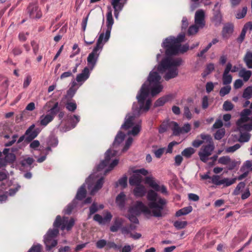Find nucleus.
<instances>
[{
	"label": "nucleus",
	"instance_id": "obj_49",
	"mask_svg": "<svg viewBox=\"0 0 252 252\" xmlns=\"http://www.w3.org/2000/svg\"><path fill=\"white\" fill-rule=\"evenodd\" d=\"M245 186H246V184L244 182H240L237 185V186L235 188V189L234 190L233 194L234 195L239 194L240 193V190L241 189H244L245 188Z\"/></svg>",
	"mask_w": 252,
	"mask_h": 252
},
{
	"label": "nucleus",
	"instance_id": "obj_47",
	"mask_svg": "<svg viewBox=\"0 0 252 252\" xmlns=\"http://www.w3.org/2000/svg\"><path fill=\"white\" fill-rule=\"evenodd\" d=\"M4 158L7 163H13L16 159L15 155L12 153L4 156Z\"/></svg>",
	"mask_w": 252,
	"mask_h": 252
},
{
	"label": "nucleus",
	"instance_id": "obj_5",
	"mask_svg": "<svg viewBox=\"0 0 252 252\" xmlns=\"http://www.w3.org/2000/svg\"><path fill=\"white\" fill-rule=\"evenodd\" d=\"M200 136L202 139L206 140L208 142V144L202 146L198 152L200 159L202 162L206 163L209 159V157L212 155L215 149V146L212 138L210 135L202 133Z\"/></svg>",
	"mask_w": 252,
	"mask_h": 252
},
{
	"label": "nucleus",
	"instance_id": "obj_56",
	"mask_svg": "<svg viewBox=\"0 0 252 252\" xmlns=\"http://www.w3.org/2000/svg\"><path fill=\"white\" fill-rule=\"evenodd\" d=\"M107 247L108 249H113L115 250H120L121 246L116 244L113 242H108Z\"/></svg>",
	"mask_w": 252,
	"mask_h": 252
},
{
	"label": "nucleus",
	"instance_id": "obj_44",
	"mask_svg": "<svg viewBox=\"0 0 252 252\" xmlns=\"http://www.w3.org/2000/svg\"><path fill=\"white\" fill-rule=\"evenodd\" d=\"M188 223L187 221H175L174 222V226L177 229H181L184 228H185Z\"/></svg>",
	"mask_w": 252,
	"mask_h": 252
},
{
	"label": "nucleus",
	"instance_id": "obj_13",
	"mask_svg": "<svg viewBox=\"0 0 252 252\" xmlns=\"http://www.w3.org/2000/svg\"><path fill=\"white\" fill-rule=\"evenodd\" d=\"M231 68V63H227L222 75V82L224 85H229L232 82V77L229 74Z\"/></svg>",
	"mask_w": 252,
	"mask_h": 252
},
{
	"label": "nucleus",
	"instance_id": "obj_51",
	"mask_svg": "<svg viewBox=\"0 0 252 252\" xmlns=\"http://www.w3.org/2000/svg\"><path fill=\"white\" fill-rule=\"evenodd\" d=\"M75 200L73 201L71 203L69 204L64 210V213L67 215H69L71 213L73 209L75 207L74 205Z\"/></svg>",
	"mask_w": 252,
	"mask_h": 252
},
{
	"label": "nucleus",
	"instance_id": "obj_11",
	"mask_svg": "<svg viewBox=\"0 0 252 252\" xmlns=\"http://www.w3.org/2000/svg\"><path fill=\"white\" fill-rule=\"evenodd\" d=\"M127 0H125L126 1ZM111 4L114 10V16L116 19L119 18L120 12L123 10L126 2L121 0H110Z\"/></svg>",
	"mask_w": 252,
	"mask_h": 252
},
{
	"label": "nucleus",
	"instance_id": "obj_8",
	"mask_svg": "<svg viewBox=\"0 0 252 252\" xmlns=\"http://www.w3.org/2000/svg\"><path fill=\"white\" fill-rule=\"evenodd\" d=\"M108 12L106 14V27L107 29L104 33L103 41L106 43L109 39L112 26L114 24V20L112 16V11L110 6L107 7Z\"/></svg>",
	"mask_w": 252,
	"mask_h": 252
},
{
	"label": "nucleus",
	"instance_id": "obj_60",
	"mask_svg": "<svg viewBox=\"0 0 252 252\" xmlns=\"http://www.w3.org/2000/svg\"><path fill=\"white\" fill-rule=\"evenodd\" d=\"M133 142V139L131 137H128V139L126 140L125 145L123 149V152L126 151L131 146L132 143Z\"/></svg>",
	"mask_w": 252,
	"mask_h": 252
},
{
	"label": "nucleus",
	"instance_id": "obj_30",
	"mask_svg": "<svg viewBox=\"0 0 252 252\" xmlns=\"http://www.w3.org/2000/svg\"><path fill=\"white\" fill-rule=\"evenodd\" d=\"M240 132L250 131L252 130V127L250 124L243 123L240 125H237Z\"/></svg>",
	"mask_w": 252,
	"mask_h": 252
},
{
	"label": "nucleus",
	"instance_id": "obj_41",
	"mask_svg": "<svg viewBox=\"0 0 252 252\" xmlns=\"http://www.w3.org/2000/svg\"><path fill=\"white\" fill-rule=\"evenodd\" d=\"M231 86L229 85H226L222 87L220 91V95L221 96H224L226 94H229L231 91Z\"/></svg>",
	"mask_w": 252,
	"mask_h": 252
},
{
	"label": "nucleus",
	"instance_id": "obj_15",
	"mask_svg": "<svg viewBox=\"0 0 252 252\" xmlns=\"http://www.w3.org/2000/svg\"><path fill=\"white\" fill-rule=\"evenodd\" d=\"M112 151L108 149L105 153V159L101 161V162L97 165V170L100 171L104 167H105L109 163L111 158L114 157L116 155L115 153L111 154Z\"/></svg>",
	"mask_w": 252,
	"mask_h": 252
},
{
	"label": "nucleus",
	"instance_id": "obj_27",
	"mask_svg": "<svg viewBox=\"0 0 252 252\" xmlns=\"http://www.w3.org/2000/svg\"><path fill=\"white\" fill-rule=\"evenodd\" d=\"M125 137V134L121 131H119L115 137V140L113 143L114 147L118 146L122 143Z\"/></svg>",
	"mask_w": 252,
	"mask_h": 252
},
{
	"label": "nucleus",
	"instance_id": "obj_37",
	"mask_svg": "<svg viewBox=\"0 0 252 252\" xmlns=\"http://www.w3.org/2000/svg\"><path fill=\"white\" fill-rule=\"evenodd\" d=\"M199 29L200 28H199L198 25L194 24L189 28L187 34L188 35H194L198 32Z\"/></svg>",
	"mask_w": 252,
	"mask_h": 252
},
{
	"label": "nucleus",
	"instance_id": "obj_21",
	"mask_svg": "<svg viewBox=\"0 0 252 252\" xmlns=\"http://www.w3.org/2000/svg\"><path fill=\"white\" fill-rule=\"evenodd\" d=\"M53 116L52 115L47 114L42 115L40 117V124L41 126H45L53 120Z\"/></svg>",
	"mask_w": 252,
	"mask_h": 252
},
{
	"label": "nucleus",
	"instance_id": "obj_7",
	"mask_svg": "<svg viewBox=\"0 0 252 252\" xmlns=\"http://www.w3.org/2000/svg\"><path fill=\"white\" fill-rule=\"evenodd\" d=\"M128 213H134L135 215H140L141 213L145 215H151L152 210L141 201H138L128 209Z\"/></svg>",
	"mask_w": 252,
	"mask_h": 252
},
{
	"label": "nucleus",
	"instance_id": "obj_25",
	"mask_svg": "<svg viewBox=\"0 0 252 252\" xmlns=\"http://www.w3.org/2000/svg\"><path fill=\"white\" fill-rule=\"evenodd\" d=\"M145 183L148 184L151 188L155 189H158V184L157 183L154 178L148 176L145 178Z\"/></svg>",
	"mask_w": 252,
	"mask_h": 252
},
{
	"label": "nucleus",
	"instance_id": "obj_35",
	"mask_svg": "<svg viewBox=\"0 0 252 252\" xmlns=\"http://www.w3.org/2000/svg\"><path fill=\"white\" fill-rule=\"evenodd\" d=\"M169 97V96H165L159 98L155 102L154 107H157L163 106L168 100Z\"/></svg>",
	"mask_w": 252,
	"mask_h": 252
},
{
	"label": "nucleus",
	"instance_id": "obj_26",
	"mask_svg": "<svg viewBox=\"0 0 252 252\" xmlns=\"http://www.w3.org/2000/svg\"><path fill=\"white\" fill-rule=\"evenodd\" d=\"M244 61L249 68H252V52L248 51L244 58Z\"/></svg>",
	"mask_w": 252,
	"mask_h": 252
},
{
	"label": "nucleus",
	"instance_id": "obj_3",
	"mask_svg": "<svg viewBox=\"0 0 252 252\" xmlns=\"http://www.w3.org/2000/svg\"><path fill=\"white\" fill-rule=\"evenodd\" d=\"M75 224L73 218L69 219L66 217L62 218L60 215L56 217L53 223V229H50L44 236V242L47 251H50L58 244L57 240L55 239L59 233L58 228L61 230H70Z\"/></svg>",
	"mask_w": 252,
	"mask_h": 252
},
{
	"label": "nucleus",
	"instance_id": "obj_33",
	"mask_svg": "<svg viewBox=\"0 0 252 252\" xmlns=\"http://www.w3.org/2000/svg\"><path fill=\"white\" fill-rule=\"evenodd\" d=\"M237 180L236 178L229 179L225 178L221 180V185H223L224 187H228L234 184Z\"/></svg>",
	"mask_w": 252,
	"mask_h": 252
},
{
	"label": "nucleus",
	"instance_id": "obj_12",
	"mask_svg": "<svg viewBox=\"0 0 252 252\" xmlns=\"http://www.w3.org/2000/svg\"><path fill=\"white\" fill-rule=\"evenodd\" d=\"M35 125L34 124L31 126L25 132L26 141L28 142L32 141L33 139L37 137L39 130L38 129H34Z\"/></svg>",
	"mask_w": 252,
	"mask_h": 252
},
{
	"label": "nucleus",
	"instance_id": "obj_64",
	"mask_svg": "<svg viewBox=\"0 0 252 252\" xmlns=\"http://www.w3.org/2000/svg\"><path fill=\"white\" fill-rule=\"evenodd\" d=\"M94 220L98 222L100 224H104V219L99 214H95L94 217Z\"/></svg>",
	"mask_w": 252,
	"mask_h": 252
},
{
	"label": "nucleus",
	"instance_id": "obj_45",
	"mask_svg": "<svg viewBox=\"0 0 252 252\" xmlns=\"http://www.w3.org/2000/svg\"><path fill=\"white\" fill-rule=\"evenodd\" d=\"M225 129L224 128H220L215 133L214 137L217 140L221 139L225 134Z\"/></svg>",
	"mask_w": 252,
	"mask_h": 252
},
{
	"label": "nucleus",
	"instance_id": "obj_53",
	"mask_svg": "<svg viewBox=\"0 0 252 252\" xmlns=\"http://www.w3.org/2000/svg\"><path fill=\"white\" fill-rule=\"evenodd\" d=\"M241 147V145L239 144H236L232 146L227 147L225 149L226 153H233Z\"/></svg>",
	"mask_w": 252,
	"mask_h": 252
},
{
	"label": "nucleus",
	"instance_id": "obj_38",
	"mask_svg": "<svg viewBox=\"0 0 252 252\" xmlns=\"http://www.w3.org/2000/svg\"><path fill=\"white\" fill-rule=\"evenodd\" d=\"M68 119L70 121L72 128H74L80 121V117L74 115L73 116H70Z\"/></svg>",
	"mask_w": 252,
	"mask_h": 252
},
{
	"label": "nucleus",
	"instance_id": "obj_48",
	"mask_svg": "<svg viewBox=\"0 0 252 252\" xmlns=\"http://www.w3.org/2000/svg\"><path fill=\"white\" fill-rule=\"evenodd\" d=\"M9 177V173L5 169H0V181L6 180Z\"/></svg>",
	"mask_w": 252,
	"mask_h": 252
},
{
	"label": "nucleus",
	"instance_id": "obj_23",
	"mask_svg": "<svg viewBox=\"0 0 252 252\" xmlns=\"http://www.w3.org/2000/svg\"><path fill=\"white\" fill-rule=\"evenodd\" d=\"M85 188V184H83L80 187V188L78 189L77 191L75 197L76 199L81 200L85 197L86 195V190Z\"/></svg>",
	"mask_w": 252,
	"mask_h": 252
},
{
	"label": "nucleus",
	"instance_id": "obj_59",
	"mask_svg": "<svg viewBox=\"0 0 252 252\" xmlns=\"http://www.w3.org/2000/svg\"><path fill=\"white\" fill-rule=\"evenodd\" d=\"M249 120V117L247 116H245L244 114H241L240 118L237 121L236 124L237 125H240L241 124H243V123H245Z\"/></svg>",
	"mask_w": 252,
	"mask_h": 252
},
{
	"label": "nucleus",
	"instance_id": "obj_24",
	"mask_svg": "<svg viewBox=\"0 0 252 252\" xmlns=\"http://www.w3.org/2000/svg\"><path fill=\"white\" fill-rule=\"evenodd\" d=\"M126 195L123 192H121L116 197V202L119 207L122 208L125 204Z\"/></svg>",
	"mask_w": 252,
	"mask_h": 252
},
{
	"label": "nucleus",
	"instance_id": "obj_20",
	"mask_svg": "<svg viewBox=\"0 0 252 252\" xmlns=\"http://www.w3.org/2000/svg\"><path fill=\"white\" fill-rule=\"evenodd\" d=\"M252 71L247 70L245 68H241L238 73V76L243 79L244 82H247L251 77Z\"/></svg>",
	"mask_w": 252,
	"mask_h": 252
},
{
	"label": "nucleus",
	"instance_id": "obj_16",
	"mask_svg": "<svg viewBox=\"0 0 252 252\" xmlns=\"http://www.w3.org/2000/svg\"><path fill=\"white\" fill-rule=\"evenodd\" d=\"M90 75V71L88 67H85L81 73L76 76V81L81 86L89 78Z\"/></svg>",
	"mask_w": 252,
	"mask_h": 252
},
{
	"label": "nucleus",
	"instance_id": "obj_10",
	"mask_svg": "<svg viewBox=\"0 0 252 252\" xmlns=\"http://www.w3.org/2000/svg\"><path fill=\"white\" fill-rule=\"evenodd\" d=\"M194 24L198 25L200 29L204 27L205 25V12L203 9H199L195 12Z\"/></svg>",
	"mask_w": 252,
	"mask_h": 252
},
{
	"label": "nucleus",
	"instance_id": "obj_34",
	"mask_svg": "<svg viewBox=\"0 0 252 252\" xmlns=\"http://www.w3.org/2000/svg\"><path fill=\"white\" fill-rule=\"evenodd\" d=\"M215 69L214 64L212 63H210L206 65V68L204 72L202 73L203 77H206L208 75L210 74Z\"/></svg>",
	"mask_w": 252,
	"mask_h": 252
},
{
	"label": "nucleus",
	"instance_id": "obj_31",
	"mask_svg": "<svg viewBox=\"0 0 252 252\" xmlns=\"http://www.w3.org/2000/svg\"><path fill=\"white\" fill-rule=\"evenodd\" d=\"M240 136L239 138V141L242 143H245L248 142L251 136V134L247 132H240Z\"/></svg>",
	"mask_w": 252,
	"mask_h": 252
},
{
	"label": "nucleus",
	"instance_id": "obj_1",
	"mask_svg": "<svg viewBox=\"0 0 252 252\" xmlns=\"http://www.w3.org/2000/svg\"><path fill=\"white\" fill-rule=\"evenodd\" d=\"M161 79L159 73L153 70L150 72L147 81L142 85L136 96L139 106L137 107L136 104L133 103L132 113L126 115L125 122L121 126V128L125 130L132 128L127 132V135L136 136L140 131L141 120L136 121L135 119L143 112L149 110L151 104V100L148 98L150 92L154 96L162 91L163 86L161 84Z\"/></svg>",
	"mask_w": 252,
	"mask_h": 252
},
{
	"label": "nucleus",
	"instance_id": "obj_55",
	"mask_svg": "<svg viewBox=\"0 0 252 252\" xmlns=\"http://www.w3.org/2000/svg\"><path fill=\"white\" fill-rule=\"evenodd\" d=\"M107 242L104 239H101L97 241L96 243V247L97 248L101 249L107 246Z\"/></svg>",
	"mask_w": 252,
	"mask_h": 252
},
{
	"label": "nucleus",
	"instance_id": "obj_14",
	"mask_svg": "<svg viewBox=\"0 0 252 252\" xmlns=\"http://www.w3.org/2000/svg\"><path fill=\"white\" fill-rule=\"evenodd\" d=\"M27 11L32 18H40L41 16L38 6L34 3H30L27 8Z\"/></svg>",
	"mask_w": 252,
	"mask_h": 252
},
{
	"label": "nucleus",
	"instance_id": "obj_54",
	"mask_svg": "<svg viewBox=\"0 0 252 252\" xmlns=\"http://www.w3.org/2000/svg\"><path fill=\"white\" fill-rule=\"evenodd\" d=\"M223 108L225 111H230L233 108V105L230 101H225L223 104Z\"/></svg>",
	"mask_w": 252,
	"mask_h": 252
},
{
	"label": "nucleus",
	"instance_id": "obj_36",
	"mask_svg": "<svg viewBox=\"0 0 252 252\" xmlns=\"http://www.w3.org/2000/svg\"><path fill=\"white\" fill-rule=\"evenodd\" d=\"M195 153V150L191 147L186 148L182 152V155L187 158H189Z\"/></svg>",
	"mask_w": 252,
	"mask_h": 252
},
{
	"label": "nucleus",
	"instance_id": "obj_43",
	"mask_svg": "<svg viewBox=\"0 0 252 252\" xmlns=\"http://www.w3.org/2000/svg\"><path fill=\"white\" fill-rule=\"evenodd\" d=\"M34 162V159L32 158L29 157L22 160L21 164L23 167L31 166Z\"/></svg>",
	"mask_w": 252,
	"mask_h": 252
},
{
	"label": "nucleus",
	"instance_id": "obj_4",
	"mask_svg": "<svg viewBox=\"0 0 252 252\" xmlns=\"http://www.w3.org/2000/svg\"><path fill=\"white\" fill-rule=\"evenodd\" d=\"M147 198L149 201L148 206L156 217L162 216V211L166 204V200L159 197L157 193L150 189L147 192Z\"/></svg>",
	"mask_w": 252,
	"mask_h": 252
},
{
	"label": "nucleus",
	"instance_id": "obj_46",
	"mask_svg": "<svg viewBox=\"0 0 252 252\" xmlns=\"http://www.w3.org/2000/svg\"><path fill=\"white\" fill-rule=\"evenodd\" d=\"M247 12V7L245 6L241 10H239L236 14V18L240 19L243 18L245 17Z\"/></svg>",
	"mask_w": 252,
	"mask_h": 252
},
{
	"label": "nucleus",
	"instance_id": "obj_22",
	"mask_svg": "<svg viewBox=\"0 0 252 252\" xmlns=\"http://www.w3.org/2000/svg\"><path fill=\"white\" fill-rule=\"evenodd\" d=\"M234 30V26L232 24H227L225 25L222 30V35L223 37H226L228 35L231 34Z\"/></svg>",
	"mask_w": 252,
	"mask_h": 252
},
{
	"label": "nucleus",
	"instance_id": "obj_28",
	"mask_svg": "<svg viewBox=\"0 0 252 252\" xmlns=\"http://www.w3.org/2000/svg\"><path fill=\"white\" fill-rule=\"evenodd\" d=\"M192 210V208L191 206L184 207L176 213V216L180 217L183 215H186L190 213Z\"/></svg>",
	"mask_w": 252,
	"mask_h": 252
},
{
	"label": "nucleus",
	"instance_id": "obj_17",
	"mask_svg": "<svg viewBox=\"0 0 252 252\" xmlns=\"http://www.w3.org/2000/svg\"><path fill=\"white\" fill-rule=\"evenodd\" d=\"M124 223V220L122 218L117 217L114 219L113 224L110 226V230L112 232H117L122 228Z\"/></svg>",
	"mask_w": 252,
	"mask_h": 252
},
{
	"label": "nucleus",
	"instance_id": "obj_18",
	"mask_svg": "<svg viewBox=\"0 0 252 252\" xmlns=\"http://www.w3.org/2000/svg\"><path fill=\"white\" fill-rule=\"evenodd\" d=\"M133 194L136 197H141L144 196L146 193L145 187L142 185H138L133 189Z\"/></svg>",
	"mask_w": 252,
	"mask_h": 252
},
{
	"label": "nucleus",
	"instance_id": "obj_61",
	"mask_svg": "<svg viewBox=\"0 0 252 252\" xmlns=\"http://www.w3.org/2000/svg\"><path fill=\"white\" fill-rule=\"evenodd\" d=\"M41 245L40 244H37L33 245L28 252H41Z\"/></svg>",
	"mask_w": 252,
	"mask_h": 252
},
{
	"label": "nucleus",
	"instance_id": "obj_9",
	"mask_svg": "<svg viewBox=\"0 0 252 252\" xmlns=\"http://www.w3.org/2000/svg\"><path fill=\"white\" fill-rule=\"evenodd\" d=\"M94 180V175L91 174L85 181V183L88 185V189L90 190V194L91 195H94L102 188L103 184V178L101 177L97 181L93 189H91L92 184Z\"/></svg>",
	"mask_w": 252,
	"mask_h": 252
},
{
	"label": "nucleus",
	"instance_id": "obj_39",
	"mask_svg": "<svg viewBox=\"0 0 252 252\" xmlns=\"http://www.w3.org/2000/svg\"><path fill=\"white\" fill-rule=\"evenodd\" d=\"M248 169L252 171V160H246L241 167L240 171H244L245 170H248Z\"/></svg>",
	"mask_w": 252,
	"mask_h": 252
},
{
	"label": "nucleus",
	"instance_id": "obj_42",
	"mask_svg": "<svg viewBox=\"0 0 252 252\" xmlns=\"http://www.w3.org/2000/svg\"><path fill=\"white\" fill-rule=\"evenodd\" d=\"M65 108L70 112H74L77 108V104L75 102H68L65 104Z\"/></svg>",
	"mask_w": 252,
	"mask_h": 252
},
{
	"label": "nucleus",
	"instance_id": "obj_63",
	"mask_svg": "<svg viewBox=\"0 0 252 252\" xmlns=\"http://www.w3.org/2000/svg\"><path fill=\"white\" fill-rule=\"evenodd\" d=\"M90 212L89 215L91 216L98 210V208L97 206L96 203L94 202L89 208Z\"/></svg>",
	"mask_w": 252,
	"mask_h": 252
},
{
	"label": "nucleus",
	"instance_id": "obj_62",
	"mask_svg": "<svg viewBox=\"0 0 252 252\" xmlns=\"http://www.w3.org/2000/svg\"><path fill=\"white\" fill-rule=\"evenodd\" d=\"M133 248V245H126L124 246L123 248L121 247L119 251L120 252H131Z\"/></svg>",
	"mask_w": 252,
	"mask_h": 252
},
{
	"label": "nucleus",
	"instance_id": "obj_40",
	"mask_svg": "<svg viewBox=\"0 0 252 252\" xmlns=\"http://www.w3.org/2000/svg\"><path fill=\"white\" fill-rule=\"evenodd\" d=\"M49 111L50 112L49 114L52 115L53 116V118H54L56 114L60 111L58 102H56Z\"/></svg>",
	"mask_w": 252,
	"mask_h": 252
},
{
	"label": "nucleus",
	"instance_id": "obj_58",
	"mask_svg": "<svg viewBox=\"0 0 252 252\" xmlns=\"http://www.w3.org/2000/svg\"><path fill=\"white\" fill-rule=\"evenodd\" d=\"M165 150V148H159L158 150H155L153 151V153L155 154V156L157 158H160L162 154H163Z\"/></svg>",
	"mask_w": 252,
	"mask_h": 252
},
{
	"label": "nucleus",
	"instance_id": "obj_19",
	"mask_svg": "<svg viewBox=\"0 0 252 252\" xmlns=\"http://www.w3.org/2000/svg\"><path fill=\"white\" fill-rule=\"evenodd\" d=\"M142 181V177L139 174L134 173L129 179V183L131 186H135L141 185Z\"/></svg>",
	"mask_w": 252,
	"mask_h": 252
},
{
	"label": "nucleus",
	"instance_id": "obj_57",
	"mask_svg": "<svg viewBox=\"0 0 252 252\" xmlns=\"http://www.w3.org/2000/svg\"><path fill=\"white\" fill-rule=\"evenodd\" d=\"M184 116L188 120L192 118V114L188 106H185L184 108Z\"/></svg>",
	"mask_w": 252,
	"mask_h": 252
},
{
	"label": "nucleus",
	"instance_id": "obj_29",
	"mask_svg": "<svg viewBox=\"0 0 252 252\" xmlns=\"http://www.w3.org/2000/svg\"><path fill=\"white\" fill-rule=\"evenodd\" d=\"M171 125L173 126L172 130L173 131V134L175 136H178L182 133V129L177 123L175 122H171Z\"/></svg>",
	"mask_w": 252,
	"mask_h": 252
},
{
	"label": "nucleus",
	"instance_id": "obj_6",
	"mask_svg": "<svg viewBox=\"0 0 252 252\" xmlns=\"http://www.w3.org/2000/svg\"><path fill=\"white\" fill-rule=\"evenodd\" d=\"M104 33H101L99 35L97 40L96 46L93 51L89 55L87 58L88 64L92 70L98 60L100 52L102 50L105 43L103 41Z\"/></svg>",
	"mask_w": 252,
	"mask_h": 252
},
{
	"label": "nucleus",
	"instance_id": "obj_32",
	"mask_svg": "<svg viewBox=\"0 0 252 252\" xmlns=\"http://www.w3.org/2000/svg\"><path fill=\"white\" fill-rule=\"evenodd\" d=\"M243 98L249 100L252 97V86L247 87L243 92Z\"/></svg>",
	"mask_w": 252,
	"mask_h": 252
},
{
	"label": "nucleus",
	"instance_id": "obj_52",
	"mask_svg": "<svg viewBox=\"0 0 252 252\" xmlns=\"http://www.w3.org/2000/svg\"><path fill=\"white\" fill-rule=\"evenodd\" d=\"M230 160V158L228 156H223L220 158L218 160V162L220 164L223 165H227L228 163H229Z\"/></svg>",
	"mask_w": 252,
	"mask_h": 252
},
{
	"label": "nucleus",
	"instance_id": "obj_50",
	"mask_svg": "<svg viewBox=\"0 0 252 252\" xmlns=\"http://www.w3.org/2000/svg\"><path fill=\"white\" fill-rule=\"evenodd\" d=\"M137 215H135L134 213H129L127 215V218L131 222L135 224H138L139 220L136 217Z\"/></svg>",
	"mask_w": 252,
	"mask_h": 252
},
{
	"label": "nucleus",
	"instance_id": "obj_2",
	"mask_svg": "<svg viewBox=\"0 0 252 252\" xmlns=\"http://www.w3.org/2000/svg\"><path fill=\"white\" fill-rule=\"evenodd\" d=\"M185 37V33H181L176 38L170 36L165 38L162 43V47L165 49L167 57L158 64V70L160 73L167 71L164 76V78L166 81L178 76V67L183 63V60L181 58H172L169 56L183 54L189 48L187 43L181 45V42L184 41Z\"/></svg>",
	"mask_w": 252,
	"mask_h": 252
}]
</instances>
